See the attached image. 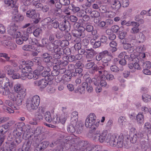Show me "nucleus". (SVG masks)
<instances>
[{
    "mask_svg": "<svg viewBox=\"0 0 151 151\" xmlns=\"http://www.w3.org/2000/svg\"><path fill=\"white\" fill-rule=\"evenodd\" d=\"M123 140L124 136L122 134L119 136L116 134H108L106 139V142H109L111 146H117L118 148H122L124 146L125 148L127 147L124 145Z\"/></svg>",
    "mask_w": 151,
    "mask_h": 151,
    "instance_id": "nucleus-1",
    "label": "nucleus"
},
{
    "mask_svg": "<svg viewBox=\"0 0 151 151\" xmlns=\"http://www.w3.org/2000/svg\"><path fill=\"white\" fill-rule=\"evenodd\" d=\"M96 117L95 114H90L86 119L85 126L86 127L90 129L89 130L90 134H92L97 129L98 127L99 122H96Z\"/></svg>",
    "mask_w": 151,
    "mask_h": 151,
    "instance_id": "nucleus-2",
    "label": "nucleus"
},
{
    "mask_svg": "<svg viewBox=\"0 0 151 151\" xmlns=\"http://www.w3.org/2000/svg\"><path fill=\"white\" fill-rule=\"evenodd\" d=\"M17 127L13 131V135L14 137L15 138V141L11 143V145H13V148H11L10 146L9 147V148L11 150L12 149H13L15 146L16 145H18L22 141V138L21 137L22 133L20 131H22V128L21 127H18L17 125Z\"/></svg>",
    "mask_w": 151,
    "mask_h": 151,
    "instance_id": "nucleus-3",
    "label": "nucleus"
},
{
    "mask_svg": "<svg viewBox=\"0 0 151 151\" xmlns=\"http://www.w3.org/2000/svg\"><path fill=\"white\" fill-rule=\"evenodd\" d=\"M92 139L95 141H99L101 143H103L105 140L106 141L108 132L106 130H104L100 133V131L97 130L91 134Z\"/></svg>",
    "mask_w": 151,
    "mask_h": 151,
    "instance_id": "nucleus-4",
    "label": "nucleus"
},
{
    "mask_svg": "<svg viewBox=\"0 0 151 151\" xmlns=\"http://www.w3.org/2000/svg\"><path fill=\"white\" fill-rule=\"evenodd\" d=\"M27 17L34 19L33 22L37 24L40 21L39 14L36 13L35 10H29L26 12Z\"/></svg>",
    "mask_w": 151,
    "mask_h": 151,
    "instance_id": "nucleus-5",
    "label": "nucleus"
},
{
    "mask_svg": "<svg viewBox=\"0 0 151 151\" xmlns=\"http://www.w3.org/2000/svg\"><path fill=\"white\" fill-rule=\"evenodd\" d=\"M85 28L82 27L78 28V30H75L72 32L73 37H79L81 38L84 37L85 36Z\"/></svg>",
    "mask_w": 151,
    "mask_h": 151,
    "instance_id": "nucleus-6",
    "label": "nucleus"
},
{
    "mask_svg": "<svg viewBox=\"0 0 151 151\" xmlns=\"http://www.w3.org/2000/svg\"><path fill=\"white\" fill-rule=\"evenodd\" d=\"M46 44L45 45H43L42 47H45L50 51H54L58 44L59 43V40H57L54 41L53 42H49L47 43V40L46 38Z\"/></svg>",
    "mask_w": 151,
    "mask_h": 151,
    "instance_id": "nucleus-7",
    "label": "nucleus"
},
{
    "mask_svg": "<svg viewBox=\"0 0 151 151\" xmlns=\"http://www.w3.org/2000/svg\"><path fill=\"white\" fill-rule=\"evenodd\" d=\"M143 134L140 132H136V133H130L129 139L130 142L132 143H135L139 138H142Z\"/></svg>",
    "mask_w": 151,
    "mask_h": 151,
    "instance_id": "nucleus-8",
    "label": "nucleus"
},
{
    "mask_svg": "<svg viewBox=\"0 0 151 151\" xmlns=\"http://www.w3.org/2000/svg\"><path fill=\"white\" fill-rule=\"evenodd\" d=\"M86 50L90 51L89 52H86L87 54L86 58L87 59V62L91 61L92 59L94 58V57L97 54V52L92 48L86 49Z\"/></svg>",
    "mask_w": 151,
    "mask_h": 151,
    "instance_id": "nucleus-9",
    "label": "nucleus"
},
{
    "mask_svg": "<svg viewBox=\"0 0 151 151\" xmlns=\"http://www.w3.org/2000/svg\"><path fill=\"white\" fill-rule=\"evenodd\" d=\"M7 125H2L0 126V142L2 144L4 139V134L8 131Z\"/></svg>",
    "mask_w": 151,
    "mask_h": 151,
    "instance_id": "nucleus-10",
    "label": "nucleus"
},
{
    "mask_svg": "<svg viewBox=\"0 0 151 151\" xmlns=\"http://www.w3.org/2000/svg\"><path fill=\"white\" fill-rule=\"evenodd\" d=\"M104 54L101 62L104 63H107L111 61L113 56L111 53L107 50H104Z\"/></svg>",
    "mask_w": 151,
    "mask_h": 151,
    "instance_id": "nucleus-11",
    "label": "nucleus"
},
{
    "mask_svg": "<svg viewBox=\"0 0 151 151\" xmlns=\"http://www.w3.org/2000/svg\"><path fill=\"white\" fill-rule=\"evenodd\" d=\"M15 92L18 93L17 95H26V90L19 84L16 85L14 87Z\"/></svg>",
    "mask_w": 151,
    "mask_h": 151,
    "instance_id": "nucleus-12",
    "label": "nucleus"
},
{
    "mask_svg": "<svg viewBox=\"0 0 151 151\" xmlns=\"http://www.w3.org/2000/svg\"><path fill=\"white\" fill-rule=\"evenodd\" d=\"M6 86H9L10 88L13 86V83L9 81L7 78H5L3 79H0V88Z\"/></svg>",
    "mask_w": 151,
    "mask_h": 151,
    "instance_id": "nucleus-13",
    "label": "nucleus"
},
{
    "mask_svg": "<svg viewBox=\"0 0 151 151\" xmlns=\"http://www.w3.org/2000/svg\"><path fill=\"white\" fill-rule=\"evenodd\" d=\"M69 26V22L65 21L64 22L60 23L59 28L61 31L68 32L70 30Z\"/></svg>",
    "mask_w": 151,
    "mask_h": 151,
    "instance_id": "nucleus-14",
    "label": "nucleus"
},
{
    "mask_svg": "<svg viewBox=\"0 0 151 151\" xmlns=\"http://www.w3.org/2000/svg\"><path fill=\"white\" fill-rule=\"evenodd\" d=\"M4 2L5 4L8 5V6H10L15 12H17L18 6L17 5L14 3L12 0H5Z\"/></svg>",
    "mask_w": 151,
    "mask_h": 151,
    "instance_id": "nucleus-15",
    "label": "nucleus"
},
{
    "mask_svg": "<svg viewBox=\"0 0 151 151\" xmlns=\"http://www.w3.org/2000/svg\"><path fill=\"white\" fill-rule=\"evenodd\" d=\"M122 44H123V46L124 49L125 50H127L128 52L131 53L134 51V48L131 44L125 43H124V42H123Z\"/></svg>",
    "mask_w": 151,
    "mask_h": 151,
    "instance_id": "nucleus-16",
    "label": "nucleus"
},
{
    "mask_svg": "<svg viewBox=\"0 0 151 151\" xmlns=\"http://www.w3.org/2000/svg\"><path fill=\"white\" fill-rule=\"evenodd\" d=\"M18 68L19 69H22V72L24 73H27L28 72L32 71V68L30 66L20 65L19 66Z\"/></svg>",
    "mask_w": 151,
    "mask_h": 151,
    "instance_id": "nucleus-17",
    "label": "nucleus"
},
{
    "mask_svg": "<svg viewBox=\"0 0 151 151\" xmlns=\"http://www.w3.org/2000/svg\"><path fill=\"white\" fill-rule=\"evenodd\" d=\"M111 6L113 9L117 10L121 6V4L119 0H115L111 4Z\"/></svg>",
    "mask_w": 151,
    "mask_h": 151,
    "instance_id": "nucleus-18",
    "label": "nucleus"
},
{
    "mask_svg": "<svg viewBox=\"0 0 151 151\" xmlns=\"http://www.w3.org/2000/svg\"><path fill=\"white\" fill-rule=\"evenodd\" d=\"M26 107L27 109L30 111H32L36 109L38 107L37 106L32 103L30 100L27 101Z\"/></svg>",
    "mask_w": 151,
    "mask_h": 151,
    "instance_id": "nucleus-19",
    "label": "nucleus"
},
{
    "mask_svg": "<svg viewBox=\"0 0 151 151\" xmlns=\"http://www.w3.org/2000/svg\"><path fill=\"white\" fill-rule=\"evenodd\" d=\"M25 96L22 95H17L16 99L14 101H15V103L17 106H21L22 104V101Z\"/></svg>",
    "mask_w": 151,
    "mask_h": 151,
    "instance_id": "nucleus-20",
    "label": "nucleus"
},
{
    "mask_svg": "<svg viewBox=\"0 0 151 151\" xmlns=\"http://www.w3.org/2000/svg\"><path fill=\"white\" fill-rule=\"evenodd\" d=\"M46 38H44L42 39V44H40L38 41L35 38H32V42L33 45H35L37 46L42 47L43 45H45L46 44Z\"/></svg>",
    "mask_w": 151,
    "mask_h": 151,
    "instance_id": "nucleus-21",
    "label": "nucleus"
},
{
    "mask_svg": "<svg viewBox=\"0 0 151 151\" xmlns=\"http://www.w3.org/2000/svg\"><path fill=\"white\" fill-rule=\"evenodd\" d=\"M139 24L137 22L133 23L132 24L133 27L132 28L131 32L133 34L137 33L139 31Z\"/></svg>",
    "mask_w": 151,
    "mask_h": 151,
    "instance_id": "nucleus-22",
    "label": "nucleus"
},
{
    "mask_svg": "<svg viewBox=\"0 0 151 151\" xmlns=\"http://www.w3.org/2000/svg\"><path fill=\"white\" fill-rule=\"evenodd\" d=\"M150 145L148 141H142L141 142V147L142 151H146L150 147Z\"/></svg>",
    "mask_w": 151,
    "mask_h": 151,
    "instance_id": "nucleus-23",
    "label": "nucleus"
},
{
    "mask_svg": "<svg viewBox=\"0 0 151 151\" xmlns=\"http://www.w3.org/2000/svg\"><path fill=\"white\" fill-rule=\"evenodd\" d=\"M50 144V142L48 141H45L43 142L39 146V147L37 148V150L39 151H43L45 149L47 148Z\"/></svg>",
    "mask_w": 151,
    "mask_h": 151,
    "instance_id": "nucleus-24",
    "label": "nucleus"
},
{
    "mask_svg": "<svg viewBox=\"0 0 151 151\" xmlns=\"http://www.w3.org/2000/svg\"><path fill=\"white\" fill-rule=\"evenodd\" d=\"M85 150L87 151H98V150L96 146L86 148L83 145L82 146L81 148H80L79 151H85Z\"/></svg>",
    "mask_w": 151,
    "mask_h": 151,
    "instance_id": "nucleus-25",
    "label": "nucleus"
},
{
    "mask_svg": "<svg viewBox=\"0 0 151 151\" xmlns=\"http://www.w3.org/2000/svg\"><path fill=\"white\" fill-rule=\"evenodd\" d=\"M90 43L93 46V48H96L100 46L101 45V42L99 41H96L95 39H91L90 40Z\"/></svg>",
    "mask_w": 151,
    "mask_h": 151,
    "instance_id": "nucleus-26",
    "label": "nucleus"
},
{
    "mask_svg": "<svg viewBox=\"0 0 151 151\" xmlns=\"http://www.w3.org/2000/svg\"><path fill=\"white\" fill-rule=\"evenodd\" d=\"M32 144V141L28 140L27 142L24 143L22 146V151H28L29 150Z\"/></svg>",
    "mask_w": 151,
    "mask_h": 151,
    "instance_id": "nucleus-27",
    "label": "nucleus"
},
{
    "mask_svg": "<svg viewBox=\"0 0 151 151\" xmlns=\"http://www.w3.org/2000/svg\"><path fill=\"white\" fill-rule=\"evenodd\" d=\"M30 101L38 106L40 101V97L37 95H35L33 97L32 99Z\"/></svg>",
    "mask_w": 151,
    "mask_h": 151,
    "instance_id": "nucleus-28",
    "label": "nucleus"
},
{
    "mask_svg": "<svg viewBox=\"0 0 151 151\" xmlns=\"http://www.w3.org/2000/svg\"><path fill=\"white\" fill-rule=\"evenodd\" d=\"M78 112L76 111H74L72 112L71 114V122L72 123L74 122L76 123L77 122L78 118Z\"/></svg>",
    "mask_w": 151,
    "mask_h": 151,
    "instance_id": "nucleus-29",
    "label": "nucleus"
},
{
    "mask_svg": "<svg viewBox=\"0 0 151 151\" xmlns=\"http://www.w3.org/2000/svg\"><path fill=\"white\" fill-rule=\"evenodd\" d=\"M17 27L15 24H13L9 27L8 28L7 31L9 34L11 35H13L14 32L17 31Z\"/></svg>",
    "mask_w": 151,
    "mask_h": 151,
    "instance_id": "nucleus-30",
    "label": "nucleus"
},
{
    "mask_svg": "<svg viewBox=\"0 0 151 151\" xmlns=\"http://www.w3.org/2000/svg\"><path fill=\"white\" fill-rule=\"evenodd\" d=\"M4 70L9 75H12L14 72V70L12 68L11 66L10 65L5 66L4 67Z\"/></svg>",
    "mask_w": 151,
    "mask_h": 151,
    "instance_id": "nucleus-31",
    "label": "nucleus"
},
{
    "mask_svg": "<svg viewBox=\"0 0 151 151\" xmlns=\"http://www.w3.org/2000/svg\"><path fill=\"white\" fill-rule=\"evenodd\" d=\"M137 38L139 43H142L145 41L146 37L142 33L140 32L137 36Z\"/></svg>",
    "mask_w": 151,
    "mask_h": 151,
    "instance_id": "nucleus-32",
    "label": "nucleus"
},
{
    "mask_svg": "<svg viewBox=\"0 0 151 151\" xmlns=\"http://www.w3.org/2000/svg\"><path fill=\"white\" fill-rule=\"evenodd\" d=\"M8 86H6L0 88V91L3 95H7L9 94L10 91Z\"/></svg>",
    "mask_w": 151,
    "mask_h": 151,
    "instance_id": "nucleus-33",
    "label": "nucleus"
},
{
    "mask_svg": "<svg viewBox=\"0 0 151 151\" xmlns=\"http://www.w3.org/2000/svg\"><path fill=\"white\" fill-rule=\"evenodd\" d=\"M42 56L43 61L46 63L49 62L52 59L51 57L47 53H45L43 54Z\"/></svg>",
    "mask_w": 151,
    "mask_h": 151,
    "instance_id": "nucleus-34",
    "label": "nucleus"
},
{
    "mask_svg": "<svg viewBox=\"0 0 151 151\" xmlns=\"http://www.w3.org/2000/svg\"><path fill=\"white\" fill-rule=\"evenodd\" d=\"M71 77L69 73L65 74L62 77V80L64 83H67L71 81Z\"/></svg>",
    "mask_w": 151,
    "mask_h": 151,
    "instance_id": "nucleus-35",
    "label": "nucleus"
},
{
    "mask_svg": "<svg viewBox=\"0 0 151 151\" xmlns=\"http://www.w3.org/2000/svg\"><path fill=\"white\" fill-rule=\"evenodd\" d=\"M51 11L53 15L55 16L60 15L62 13L61 9L55 8L52 9Z\"/></svg>",
    "mask_w": 151,
    "mask_h": 151,
    "instance_id": "nucleus-36",
    "label": "nucleus"
},
{
    "mask_svg": "<svg viewBox=\"0 0 151 151\" xmlns=\"http://www.w3.org/2000/svg\"><path fill=\"white\" fill-rule=\"evenodd\" d=\"M47 81L45 79H42L39 80V86L40 88H45L47 86Z\"/></svg>",
    "mask_w": 151,
    "mask_h": 151,
    "instance_id": "nucleus-37",
    "label": "nucleus"
},
{
    "mask_svg": "<svg viewBox=\"0 0 151 151\" xmlns=\"http://www.w3.org/2000/svg\"><path fill=\"white\" fill-rule=\"evenodd\" d=\"M22 48L23 50L27 51H32L35 49L33 46L29 45L23 46Z\"/></svg>",
    "mask_w": 151,
    "mask_h": 151,
    "instance_id": "nucleus-38",
    "label": "nucleus"
},
{
    "mask_svg": "<svg viewBox=\"0 0 151 151\" xmlns=\"http://www.w3.org/2000/svg\"><path fill=\"white\" fill-rule=\"evenodd\" d=\"M104 50L103 51L95 55V60L97 61H102L103 56L104 55Z\"/></svg>",
    "mask_w": 151,
    "mask_h": 151,
    "instance_id": "nucleus-39",
    "label": "nucleus"
},
{
    "mask_svg": "<svg viewBox=\"0 0 151 151\" xmlns=\"http://www.w3.org/2000/svg\"><path fill=\"white\" fill-rule=\"evenodd\" d=\"M70 9L71 10L74 12H77L80 10L79 7L76 6L73 4H70L69 5Z\"/></svg>",
    "mask_w": 151,
    "mask_h": 151,
    "instance_id": "nucleus-40",
    "label": "nucleus"
},
{
    "mask_svg": "<svg viewBox=\"0 0 151 151\" xmlns=\"http://www.w3.org/2000/svg\"><path fill=\"white\" fill-rule=\"evenodd\" d=\"M70 124L68 127L67 130L68 132L70 133H73L76 130L74 128V125L73 124H76L74 122H73Z\"/></svg>",
    "mask_w": 151,
    "mask_h": 151,
    "instance_id": "nucleus-41",
    "label": "nucleus"
},
{
    "mask_svg": "<svg viewBox=\"0 0 151 151\" xmlns=\"http://www.w3.org/2000/svg\"><path fill=\"white\" fill-rule=\"evenodd\" d=\"M5 104L8 106H9L10 107L12 108L13 109H19V106H16L13 105L12 102L9 100H6L5 102Z\"/></svg>",
    "mask_w": 151,
    "mask_h": 151,
    "instance_id": "nucleus-42",
    "label": "nucleus"
},
{
    "mask_svg": "<svg viewBox=\"0 0 151 151\" xmlns=\"http://www.w3.org/2000/svg\"><path fill=\"white\" fill-rule=\"evenodd\" d=\"M45 120L49 122H50L52 120L50 113L49 111H47L45 114Z\"/></svg>",
    "mask_w": 151,
    "mask_h": 151,
    "instance_id": "nucleus-43",
    "label": "nucleus"
},
{
    "mask_svg": "<svg viewBox=\"0 0 151 151\" xmlns=\"http://www.w3.org/2000/svg\"><path fill=\"white\" fill-rule=\"evenodd\" d=\"M100 79L99 76H95L92 78V83L96 86H99Z\"/></svg>",
    "mask_w": 151,
    "mask_h": 151,
    "instance_id": "nucleus-44",
    "label": "nucleus"
},
{
    "mask_svg": "<svg viewBox=\"0 0 151 151\" xmlns=\"http://www.w3.org/2000/svg\"><path fill=\"white\" fill-rule=\"evenodd\" d=\"M137 120L139 123H141L144 121V117L143 114L140 113L137 116Z\"/></svg>",
    "mask_w": 151,
    "mask_h": 151,
    "instance_id": "nucleus-45",
    "label": "nucleus"
},
{
    "mask_svg": "<svg viewBox=\"0 0 151 151\" xmlns=\"http://www.w3.org/2000/svg\"><path fill=\"white\" fill-rule=\"evenodd\" d=\"M59 43L58 44L59 45H60L62 47H64L68 46L69 44V41L67 40H63L62 41L59 40Z\"/></svg>",
    "mask_w": 151,
    "mask_h": 151,
    "instance_id": "nucleus-46",
    "label": "nucleus"
},
{
    "mask_svg": "<svg viewBox=\"0 0 151 151\" xmlns=\"http://www.w3.org/2000/svg\"><path fill=\"white\" fill-rule=\"evenodd\" d=\"M101 78V79L99 83V84H100V86L102 87L108 88L109 86L107 85L106 82L105 81L106 79L105 77L103 78L102 77V78Z\"/></svg>",
    "mask_w": 151,
    "mask_h": 151,
    "instance_id": "nucleus-47",
    "label": "nucleus"
},
{
    "mask_svg": "<svg viewBox=\"0 0 151 151\" xmlns=\"http://www.w3.org/2000/svg\"><path fill=\"white\" fill-rule=\"evenodd\" d=\"M50 22L52 23V26L55 28H57L59 27V25L58 22L56 21L55 19L54 18L51 19Z\"/></svg>",
    "mask_w": 151,
    "mask_h": 151,
    "instance_id": "nucleus-48",
    "label": "nucleus"
},
{
    "mask_svg": "<svg viewBox=\"0 0 151 151\" xmlns=\"http://www.w3.org/2000/svg\"><path fill=\"white\" fill-rule=\"evenodd\" d=\"M76 132L78 134L81 133L83 131V125L80 124L76 126Z\"/></svg>",
    "mask_w": 151,
    "mask_h": 151,
    "instance_id": "nucleus-49",
    "label": "nucleus"
},
{
    "mask_svg": "<svg viewBox=\"0 0 151 151\" xmlns=\"http://www.w3.org/2000/svg\"><path fill=\"white\" fill-rule=\"evenodd\" d=\"M59 46L58 45H57L54 52L55 53H58L60 54V55H63V48L59 47Z\"/></svg>",
    "mask_w": 151,
    "mask_h": 151,
    "instance_id": "nucleus-50",
    "label": "nucleus"
},
{
    "mask_svg": "<svg viewBox=\"0 0 151 151\" xmlns=\"http://www.w3.org/2000/svg\"><path fill=\"white\" fill-rule=\"evenodd\" d=\"M57 61H58V64H59L61 68L67 65L68 64L67 60H58Z\"/></svg>",
    "mask_w": 151,
    "mask_h": 151,
    "instance_id": "nucleus-51",
    "label": "nucleus"
},
{
    "mask_svg": "<svg viewBox=\"0 0 151 151\" xmlns=\"http://www.w3.org/2000/svg\"><path fill=\"white\" fill-rule=\"evenodd\" d=\"M83 85L86 87V91L88 93H91L93 91V87L90 84H88L87 83H83Z\"/></svg>",
    "mask_w": 151,
    "mask_h": 151,
    "instance_id": "nucleus-52",
    "label": "nucleus"
},
{
    "mask_svg": "<svg viewBox=\"0 0 151 151\" xmlns=\"http://www.w3.org/2000/svg\"><path fill=\"white\" fill-rule=\"evenodd\" d=\"M142 99L144 102H147L150 101L151 96L147 94H145L142 96Z\"/></svg>",
    "mask_w": 151,
    "mask_h": 151,
    "instance_id": "nucleus-53",
    "label": "nucleus"
},
{
    "mask_svg": "<svg viewBox=\"0 0 151 151\" xmlns=\"http://www.w3.org/2000/svg\"><path fill=\"white\" fill-rule=\"evenodd\" d=\"M3 108L4 110L8 112L9 113H13L14 112V109H13L12 108L7 107L5 105H4L3 106Z\"/></svg>",
    "mask_w": 151,
    "mask_h": 151,
    "instance_id": "nucleus-54",
    "label": "nucleus"
},
{
    "mask_svg": "<svg viewBox=\"0 0 151 151\" xmlns=\"http://www.w3.org/2000/svg\"><path fill=\"white\" fill-rule=\"evenodd\" d=\"M78 91L81 93L85 92V86L83 85V83L82 84L81 86H80L78 87Z\"/></svg>",
    "mask_w": 151,
    "mask_h": 151,
    "instance_id": "nucleus-55",
    "label": "nucleus"
},
{
    "mask_svg": "<svg viewBox=\"0 0 151 151\" xmlns=\"http://www.w3.org/2000/svg\"><path fill=\"white\" fill-rule=\"evenodd\" d=\"M81 43L83 46L87 49V46L89 44V41L87 39H84L82 40Z\"/></svg>",
    "mask_w": 151,
    "mask_h": 151,
    "instance_id": "nucleus-56",
    "label": "nucleus"
},
{
    "mask_svg": "<svg viewBox=\"0 0 151 151\" xmlns=\"http://www.w3.org/2000/svg\"><path fill=\"white\" fill-rule=\"evenodd\" d=\"M42 32V30L39 28L36 29L33 32V34L35 37H38Z\"/></svg>",
    "mask_w": 151,
    "mask_h": 151,
    "instance_id": "nucleus-57",
    "label": "nucleus"
},
{
    "mask_svg": "<svg viewBox=\"0 0 151 151\" xmlns=\"http://www.w3.org/2000/svg\"><path fill=\"white\" fill-rule=\"evenodd\" d=\"M60 118L58 115H56L54 116L52 119V122L54 124H58L60 122Z\"/></svg>",
    "mask_w": 151,
    "mask_h": 151,
    "instance_id": "nucleus-58",
    "label": "nucleus"
},
{
    "mask_svg": "<svg viewBox=\"0 0 151 151\" xmlns=\"http://www.w3.org/2000/svg\"><path fill=\"white\" fill-rule=\"evenodd\" d=\"M71 53V50L68 47H66L64 49H63V55L65 54L66 55H69Z\"/></svg>",
    "mask_w": 151,
    "mask_h": 151,
    "instance_id": "nucleus-59",
    "label": "nucleus"
},
{
    "mask_svg": "<svg viewBox=\"0 0 151 151\" xmlns=\"http://www.w3.org/2000/svg\"><path fill=\"white\" fill-rule=\"evenodd\" d=\"M142 66L144 68H150L151 67V63L150 61H146L143 63Z\"/></svg>",
    "mask_w": 151,
    "mask_h": 151,
    "instance_id": "nucleus-60",
    "label": "nucleus"
},
{
    "mask_svg": "<svg viewBox=\"0 0 151 151\" xmlns=\"http://www.w3.org/2000/svg\"><path fill=\"white\" fill-rule=\"evenodd\" d=\"M14 19L15 21L18 22L22 21L23 19V17L22 16L18 14H16L14 16Z\"/></svg>",
    "mask_w": 151,
    "mask_h": 151,
    "instance_id": "nucleus-61",
    "label": "nucleus"
},
{
    "mask_svg": "<svg viewBox=\"0 0 151 151\" xmlns=\"http://www.w3.org/2000/svg\"><path fill=\"white\" fill-rule=\"evenodd\" d=\"M121 3L123 7H126L128 6L129 1L128 0H122Z\"/></svg>",
    "mask_w": 151,
    "mask_h": 151,
    "instance_id": "nucleus-62",
    "label": "nucleus"
},
{
    "mask_svg": "<svg viewBox=\"0 0 151 151\" xmlns=\"http://www.w3.org/2000/svg\"><path fill=\"white\" fill-rule=\"evenodd\" d=\"M90 15L92 17H97L99 16L100 14L97 11H93L91 12Z\"/></svg>",
    "mask_w": 151,
    "mask_h": 151,
    "instance_id": "nucleus-63",
    "label": "nucleus"
},
{
    "mask_svg": "<svg viewBox=\"0 0 151 151\" xmlns=\"http://www.w3.org/2000/svg\"><path fill=\"white\" fill-rule=\"evenodd\" d=\"M111 28L113 32L114 33L118 32L120 29L119 27L117 25L113 26L111 27Z\"/></svg>",
    "mask_w": 151,
    "mask_h": 151,
    "instance_id": "nucleus-64",
    "label": "nucleus"
}]
</instances>
